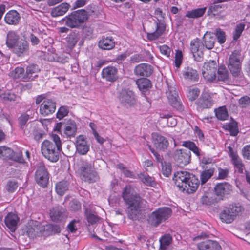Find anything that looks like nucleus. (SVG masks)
I'll list each match as a JSON object with an SVG mask.
<instances>
[{
    "label": "nucleus",
    "mask_w": 250,
    "mask_h": 250,
    "mask_svg": "<svg viewBox=\"0 0 250 250\" xmlns=\"http://www.w3.org/2000/svg\"><path fill=\"white\" fill-rule=\"evenodd\" d=\"M56 110V103L51 99H46L41 104L40 113L44 116H48L52 114Z\"/></svg>",
    "instance_id": "15"
},
{
    "label": "nucleus",
    "mask_w": 250,
    "mask_h": 250,
    "mask_svg": "<svg viewBox=\"0 0 250 250\" xmlns=\"http://www.w3.org/2000/svg\"><path fill=\"white\" fill-rule=\"evenodd\" d=\"M19 36L14 31L8 32L6 43L8 47L12 48L19 42Z\"/></svg>",
    "instance_id": "35"
},
{
    "label": "nucleus",
    "mask_w": 250,
    "mask_h": 250,
    "mask_svg": "<svg viewBox=\"0 0 250 250\" xmlns=\"http://www.w3.org/2000/svg\"><path fill=\"white\" fill-rule=\"evenodd\" d=\"M218 177L219 179H225L229 174V170L228 169L218 168Z\"/></svg>",
    "instance_id": "64"
},
{
    "label": "nucleus",
    "mask_w": 250,
    "mask_h": 250,
    "mask_svg": "<svg viewBox=\"0 0 250 250\" xmlns=\"http://www.w3.org/2000/svg\"><path fill=\"white\" fill-rule=\"evenodd\" d=\"M153 72L151 65L147 63H141L137 65L134 69V73L137 76L148 77Z\"/></svg>",
    "instance_id": "21"
},
{
    "label": "nucleus",
    "mask_w": 250,
    "mask_h": 250,
    "mask_svg": "<svg viewBox=\"0 0 250 250\" xmlns=\"http://www.w3.org/2000/svg\"><path fill=\"white\" fill-rule=\"evenodd\" d=\"M13 48L15 53L19 57L26 55L29 52L28 44L25 41L18 42Z\"/></svg>",
    "instance_id": "23"
},
{
    "label": "nucleus",
    "mask_w": 250,
    "mask_h": 250,
    "mask_svg": "<svg viewBox=\"0 0 250 250\" xmlns=\"http://www.w3.org/2000/svg\"><path fill=\"white\" fill-rule=\"evenodd\" d=\"M231 161L235 168H237L239 173H242L244 169V165L241 158L237 154L230 157Z\"/></svg>",
    "instance_id": "37"
},
{
    "label": "nucleus",
    "mask_w": 250,
    "mask_h": 250,
    "mask_svg": "<svg viewBox=\"0 0 250 250\" xmlns=\"http://www.w3.org/2000/svg\"><path fill=\"white\" fill-rule=\"evenodd\" d=\"M204 47L199 38H196L190 41V50L194 60L197 62L202 61L204 57Z\"/></svg>",
    "instance_id": "12"
},
{
    "label": "nucleus",
    "mask_w": 250,
    "mask_h": 250,
    "mask_svg": "<svg viewBox=\"0 0 250 250\" xmlns=\"http://www.w3.org/2000/svg\"><path fill=\"white\" fill-rule=\"evenodd\" d=\"M173 179L180 190L188 194L195 192L199 185L198 179L186 170L177 171L174 173Z\"/></svg>",
    "instance_id": "2"
},
{
    "label": "nucleus",
    "mask_w": 250,
    "mask_h": 250,
    "mask_svg": "<svg viewBox=\"0 0 250 250\" xmlns=\"http://www.w3.org/2000/svg\"><path fill=\"white\" fill-rule=\"evenodd\" d=\"M244 209L239 204H234L225 207L220 214L221 220L225 223H231L237 217L240 215Z\"/></svg>",
    "instance_id": "4"
},
{
    "label": "nucleus",
    "mask_w": 250,
    "mask_h": 250,
    "mask_svg": "<svg viewBox=\"0 0 250 250\" xmlns=\"http://www.w3.org/2000/svg\"><path fill=\"white\" fill-rule=\"evenodd\" d=\"M68 182L66 181H62L56 184V191L58 195L62 196L68 190Z\"/></svg>",
    "instance_id": "41"
},
{
    "label": "nucleus",
    "mask_w": 250,
    "mask_h": 250,
    "mask_svg": "<svg viewBox=\"0 0 250 250\" xmlns=\"http://www.w3.org/2000/svg\"><path fill=\"white\" fill-rule=\"evenodd\" d=\"M138 177L146 186L153 187L155 184L154 179L147 174L140 173Z\"/></svg>",
    "instance_id": "45"
},
{
    "label": "nucleus",
    "mask_w": 250,
    "mask_h": 250,
    "mask_svg": "<svg viewBox=\"0 0 250 250\" xmlns=\"http://www.w3.org/2000/svg\"><path fill=\"white\" fill-rule=\"evenodd\" d=\"M102 77L105 81L114 82L118 79V69L114 66H107L103 69Z\"/></svg>",
    "instance_id": "16"
},
{
    "label": "nucleus",
    "mask_w": 250,
    "mask_h": 250,
    "mask_svg": "<svg viewBox=\"0 0 250 250\" xmlns=\"http://www.w3.org/2000/svg\"><path fill=\"white\" fill-rule=\"evenodd\" d=\"M136 83L139 90L142 92H146L151 87L150 80L146 78H141L136 81Z\"/></svg>",
    "instance_id": "34"
},
{
    "label": "nucleus",
    "mask_w": 250,
    "mask_h": 250,
    "mask_svg": "<svg viewBox=\"0 0 250 250\" xmlns=\"http://www.w3.org/2000/svg\"><path fill=\"white\" fill-rule=\"evenodd\" d=\"M242 155L244 159L250 160V145L244 146L242 150Z\"/></svg>",
    "instance_id": "62"
},
{
    "label": "nucleus",
    "mask_w": 250,
    "mask_h": 250,
    "mask_svg": "<svg viewBox=\"0 0 250 250\" xmlns=\"http://www.w3.org/2000/svg\"><path fill=\"white\" fill-rule=\"evenodd\" d=\"M198 106L203 108H210L213 105V101L207 93H203L197 102Z\"/></svg>",
    "instance_id": "26"
},
{
    "label": "nucleus",
    "mask_w": 250,
    "mask_h": 250,
    "mask_svg": "<svg viewBox=\"0 0 250 250\" xmlns=\"http://www.w3.org/2000/svg\"><path fill=\"white\" fill-rule=\"evenodd\" d=\"M68 113V108L66 106H61L58 110L57 113V118L59 120L62 119L64 117L67 115Z\"/></svg>",
    "instance_id": "56"
},
{
    "label": "nucleus",
    "mask_w": 250,
    "mask_h": 250,
    "mask_svg": "<svg viewBox=\"0 0 250 250\" xmlns=\"http://www.w3.org/2000/svg\"><path fill=\"white\" fill-rule=\"evenodd\" d=\"M53 142L44 140L42 144L41 151L44 157L52 162L59 159V151L62 149L60 137L56 134L52 135Z\"/></svg>",
    "instance_id": "3"
},
{
    "label": "nucleus",
    "mask_w": 250,
    "mask_h": 250,
    "mask_svg": "<svg viewBox=\"0 0 250 250\" xmlns=\"http://www.w3.org/2000/svg\"><path fill=\"white\" fill-rule=\"evenodd\" d=\"M80 169V176L83 180L88 182H94L98 179L97 173L90 163L81 160Z\"/></svg>",
    "instance_id": "7"
},
{
    "label": "nucleus",
    "mask_w": 250,
    "mask_h": 250,
    "mask_svg": "<svg viewBox=\"0 0 250 250\" xmlns=\"http://www.w3.org/2000/svg\"><path fill=\"white\" fill-rule=\"evenodd\" d=\"M242 57L240 53L237 50L233 51L230 55L228 66L233 76L238 77L241 71Z\"/></svg>",
    "instance_id": "8"
},
{
    "label": "nucleus",
    "mask_w": 250,
    "mask_h": 250,
    "mask_svg": "<svg viewBox=\"0 0 250 250\" xmlns=\"http://www.w3.org/2000/svg\"><path fill=\"white\" fill-rule=\"evenodd\" d=\"M46 227L47 229L50 230L52 233H58L61 232V228L58 225L49 224Z\"/></svg>",
    "instance_id": "63"
},
{
    "label": "nucleus",
    "mask_w": 250,
    "mask_h": 250,
    "mask_svg": "<svg viewBox=\"0 0 250 250\" xmlns=\"http://www.w3.org/2000/svg\"><path fill=\"white\" fill-rule=\"evenodd\" d=\"M18 217L14 213H9L5 218L6 226L12 231L16 229L17 224L18 221Z\"/></svg>",
    "instance_id": "29"
},
{
    "label": "nucleus",
    "mask_w": 250,
    "mask_h": 250,
    "mask_svg": "<svg viewBox=\"0 0 250 250\" xmlns=\"http://www.w3.org/2000/svg\"><path fill=\"white\" fill-rule=\"evenodd\" d=\"M172 240V238L169 234H167L162 236L159 240L161 250H166L171 243Z\"/></svg>",
    "instance_id": "42"
},
{
    "label": "nucleus",
    "mask_w": 250,
    "mask_h": 250,
    "mask_svg": "<svg viewBox=\"0 0 250 250\" xmlns=\"http://www.w3.org/2000/svg\"><path fill=\"white\" fill-rule=\"evenodd\" d=\"M77 125L74 121H69L64 125L63 128L64 134L67 137H74L77 132Z\"/></svg>",
    "instance_id": "27"
},
{
    "label": "nucleus",
    "mask_w": 250,
    "mask_h": 250,
    "mask_svg": "<svg viewBox=\"0 0 250 250\" xmlns=\"http://www.w3.org/2000/svg\"><path fill=\"white\" fill-rule=\"evenodd\" d=\"M40 71L39 66L36 64H30L28 65L26 70V74L22 77V81L28 82L34 80L38 75L36 74Z\"/></svg>",
    "instance_id": "22"
},
{
    "label": "nucleus",
    "mask_w": 250,
    "mask_h": 250,
    "mask_svg": "<svg viewBox=\"0 0 250 250\" xmlns=\"http://www.w3.org/2000/svg\"><path fill=\"white\" fill-rule=\"evenodd\" d=\"M199 250H221V247L216 241L207 240L197 245Z\"/></svg>",
    "instance_id": "20"
},
{
    "label": "nucleus",
    "mask_w": 250,
    "mask_h": 250,
    "mask_svg": "<svg viewBox=\"0 0 250 250\" xmlns=\"http://www.w3.org/2000/svg\"><path fill=\"white\" fill-rule=\"evenodd\" d=\"M21 19L19 13L16 10H10L8 12L5 17L4 20L9 25L17 24Z\"/></svg>",
    "instance_id": "24"
},
{
    "label": "nucleus",
    "mask_w": 250,
    "mask_h": 250,
    "mask_svg": "<svg viewBox=\"0 0 250 250\" xmlns=\"http://www.w3.org/2000/svg\"><path fill=\"white\" fill-rule=\"evenodd\" d=\"M69 5L67 3H62L59 6L54 8L51 11L53 17H58L64 15L68 10Z\"/></svg>",
    "instance_id": "32"
},
{
    "label": "nucleus",
    "mask_w": 250,
    "mask_h": 250,
    "mask_svg": "<svg viewBox=\"0 0 250 250\" xmlns=\"http://www.w3.org/2000/svg\"><path fill=\"white\" fill-rule=\"evenodd\" d=\"M0 97L4 100L15 103H19L21 100V98L19 96L10 91L4 92H0Z\"/></svg>",
    "instance_id": "36"
},
{
    "label": "nucleus",
    "mask_w": 250,
    "mask_h": 250,
    "mask_svg": "<svg viewBox=\"0 0 250 250\" xmlns=\"http://www.w3.org/2000/svg\"><path fill=\"white\" fill-rule=\"evenodd\" d=\"M18 187V182L15 180H10L7 182L5 189L8 192L13 193L15 191Z\"/></svg>",
    "instance_id": "49"
},
{
    "label": "nucleus",
    "mask_w": 250,
    "mask_h": 250,
    "mask_svg": "<svg viewBox=\"0 0 250 250\" xmlns=\"http://www.w3.org/2000/svg\"><path fill=\"white\" fill-rule=\"evenodd\" d=\"M206 7L195 9L187 12L185 17L189 18H198L202 17L205 13Z\"/></svg>",
    "instance_id": "39"
},
{
    "label": "nucleus",
    "mask_w": 250,
    "mask_h": 250,
    "mask_svg": "<svg viewBox=\"0 0 250 250\" xmlns=\"http://www.w3.org/2000/svg\"><path fill=\"white\" fill-rule=\"evenodd\" d=\"M117 167L122 171L125 176L130 178H133L134 177L133 172L127 169L122 164H118Z\"/></svg>",
    "instance_id": "61"
},
{
    "label": "nucleus",
    "mask_w": 250,
    "mask_h": 250,
    "mask_svg": "<svg viewBox=\"0 0 250 250\" xmlns=\"http://www.w3.org/2000/svg\"><path fill=\"white\" fill-rule=\"evenodd\" d=\"M215 37L214 33L207 32L203 37L202 44L204 47L210 50L213 48L215 42Z\"/></svg>",
    "instance_id": "25"
},
{
    "label": "nucleus",
    "mask_w": 250,
    "mask_h": 250,
    "mask_svg": "<svg viewBox=\"0 0 250 250\" xmlns=\"http://www.w3.org/2000/svg\"><path fill=\"white\" fill-rule=\"evenodd\" d=\"M122 197L128 205V217L132 220H139L141 218L142 208L146 201L142 200L141 197L136 193H134L133 189L130 186H127L124 189Z\"/></svg>",
    "instance_id": "1"
},
{
    "label": "nucleus",
    "mask_w": 250,
    "mask_h": 250,
    "mask_svg": "<svg viewBox=\"0 0 250 250\" xmlns=\"http://www.w3.org/2000/svg\"><path fill=\"white\" fill-rule=\"evenodd\" d=\"M159 49L161 53L166 56L167 57H169L172 50L167 45L164 44L158 46Z\"/></svg>",
    "instance_id": "54"
},
{
    "label": "nucleus",
    "mask_w": 250,
    "mask_h": 250,
    "mask_svg": "<svg viewBox=\"0 0 250 250\" xmlns=\"http://www.w3.org/2000/svg\"><path fill=\"white\" fill-rule=\"evenodd\" d=\"M50 216L53 221L58 222L64 219L66 215L62 208H55L50 210Z\"/></svg>",
    "instance_id": "30"
},
{
    "label": "nucleus",
    "mask_w": 250,
    "mask_h": 250,
    "mask_svg": "<svg viewBox=\"0 0 250 250\" xmlns=\"http://www.w3.org/2000/svg\"><path fill=\"white\" fill-rule=\"evenodd\" d=\"M174 158L179 166H186L191 161V152L188 149L176 150L174 152Z\"/></svg>",
    "instance_id": "13"
},
{
    "label": "nucleus",
    "mask_w": 250,
    "mask_h": 250,
    "mask_svg": "<svg viewBox=\"0 0 250 250\" xmlns=\"http://www.w3.org/2000/svg\"><path fill=\"white\" fill-rule=\"evenodd\" d=\"M166 94L169 104L174 108L178 110H181L182 106L179 100L178 95L175 88L172 86H168Z\"/></svg>",
    "instance_id": "14"
},
{
    "label": "nucleus",
    "mask_w": 250,
    "mask_h": 250,
    "mask_svg": "<svg viewBox=\"0 0 250 250\" xmlns=\"http://www.w3.org/2000/svg\"><path fill=\"white\" fill-rule=\"evenodd\" d=\"M78 38L75 34H70L67 38L68 46L72 48L75 46L78 41Z\"/></svg>",
    "instance_id": "53"
},
{
    "label": "nucleus",
    "mask_w": 250,
    "mask_h": 250,
    "mask_svg": "<svg viewBox=\"0 0 250 250\" xmlns=\"http://www.w3.org/2000/svg\"><path fill=\"white\" fill-rule=\"evenodd\" d=\"M161 118L163 119H166L167 125L169 127L175 126L177 124L176 120L169 114H164L161 115Z\"/></svg>",
    "instance_id": "50"
},
{
    "label": "nucleus",
    "mask_w": 250,
    "mask_h": 250,
    "mask_svg": "<svg viewBox=\"0 0 250 250\" xmlns=\"http://www.w3.org/2000/svg\"><path fill=\"white\" fill-rule=\"evenodd\" d=\"M24 69L21 67H16L13 71L10 73V76L14 79H21L22 81V77L24 76Z\"/></svg>",
    "instance_id": "46"
},
{
    "label": "nucleus",
    "mask_w": 250,
    "mask_h": 250,
    "mask_svg": "<svg viewBox=\"0 0 250 250\" xmlns=\"http://www.w3.org/2000/svg\"><path fill=\"white\" fill-rule=\"evenodd\" d=\"M172 214V210L167 207L159 208L149 216L148 222L153 226L157 227L167 220Z\"/></svg>",
    "instance_id": "5"
},
{
    "label": "nucleus",
    "mask_w": 250,
    "mask_h": 250,
    "mask_svg": "<svg viewBox=\"0 0 250 250\" xmlns=\"http://www.w3.org/2000/svg\"><path fill=\"white\" fill-rule=\"evenodd\" d=\"M239 104L242 108L250 106V98L248 96H244L239 100Z\"/></svg>",
    "instance_id": "59"
},
{
    "label": "nucleus",
    "mask_w": 250,
    "mask_h": 250,
    "mask_svg": "<svg viewBox=\"0 0 250 250\" xmlns=\"http://www.w3.org/2000/svg\"><path fill=\"white\" fill-rule=\"evenodd\" d=\"M215 35L217 38L218 42L220 44L225 42L226 41L225 33L220 29H217L216 30Z\"/></svg>",
    "instance_id": "55"
},
{
    "label": "nucleus",
    "mask_w": 250,
    "mask_h": 250,
    "mask_svg": "<svg viewBox=\"0 0 250 250\" xmlns=\"http://www.w3.org/2000/svg\"><path fill=\"white\" fill-rule=\"evenodd\" d=\"M98 46L103 50H110L114 47L115 42L112 37H106L99 42Z\"/></svg>",
    "instance_id": "33"
},
{
    "label": "nucleus",
    "mask_w": 250,
    "mask_h": 250,
    "mask_svg": "<svg viewBox=\"0 0 250 250\" xmlns=\"http://www.w3.org/2000/svg\"><path fill=\"white\" fill-rule=\"evenodd\" d=\"M118 99L120 104L126 108L133 106L136 103L134 93L128 89L122 90L119 94Z\"/></svg>",
    "instance_id": "11"
},
{
    "label": "nucleus",
    "mask_w": 250,
    "mask_h": 250,
    "mask_svg": "<svg viewBox=\"0 0 250 250\" xmlns=\"http://www.w3.org/2000/svg\"><path fill=\"white\" fill-rule=\"evenodd\" d=\"M226 0H215L213 1V4L211 5L208 11V14H212L213 15L217 14L224 10L226 6L225 4H218L226 1Z\"/></svg>",
    "instance_id": "31"
},
{
    "label": "nucleus",
    "mask_w": 250,
    "mask_h": 250,
    "mask_svg": "<svg viewBox=\"0 0 250 250\" xmlns=\"http://www.w3.org/2000/svg\"><path fill=\"white\" fill-rule=\"evenodd\" d=\"M200 94V90L196 87H189L188 89L187 96L190 101L195 100Z\"/></svg>",
    "instance_id": "47"
},
{
    "label": "nucleus",
    "mask_w": 250,
    "mask_h": 250,
    "mask_svg": "<svg viewBox=\"0 0 250 250\" xmlns=\"http://www.w3.org/2000/svg\"><path fill=\"white\" fill-rule=\"evenodd\" d=\"M183 76L185 79L196 81L198 79L196 70L191 68H188L183 72Z\"/></svg>",
    "instance_id": "40"
},
{
    "label": "nucleus",
    "mask_w": 250,
    "mask_h": 250,
    "mask_svg": "<svg viewBox=\"0 0 250 250\" xmlns=\"http://www.w3.org/2000/svg\"><path fill=\"white\" fill-rule=\"evenodd\" d=\"M245 25L244 23H240L236 26L235 32L233 34L234 40H237L241 36L243 31Z\"/></svg>",
    "instance_id": "52"
},
{
    "label": "nucleus",
    "mask_w": 250,
    "mask_h": 250,
    "mask_svg": "<svg viewBox=\"0 0 250 250\" xmlns=\"http://www.w3.org/2000/svg\"><path fill=\"white\" fill-rule=\"evenodd\" d=\"M153 145L157 149L161 150H165L168 146L169 143L167 139L157 133L152 134Z\"/></svg>",
    "instance_id": "19"
},
{
    "label": "nucleus",
    "mask_w": 250,
    "mask_h": 250,
    "mask_svg": "<svg viewBox=\"0 0 250 250\" xmlns=\"http://www.w3.org/2000/svg\"><path fill=\"white\" fill-rule=\"evenodd\" d=\"M213 170L212 169H208L203 171L200 175L201 183L204 184L206 183L208 179L213 175Z\"/></svg>",
    "instance_id": "48"
},
{
    "label": "nucleus",
    "mask_w": 250,
    "mask_h": 250,
    "mask_svg": "<svg viewBox=\"0 0 250 250\" xmlns=\"http://www.w3.org/2000/svg\"><path fill=\"white\" fill-rule=\"evenodd\" d=\"M149 149L151 152L153 154L156 159L158 162L162 163V174L166 177H168L171 173V167L169 165L166 164L164 165L162 163V158L160 154L157 152L154 149H152L151 146H149Z\"/></svg>",
    "instance_id": "28"
},
{
    "label": "nucleus",
    "mask_w": 250,
    "mask_h": 250,
    "mask_svg": "<svg viewBox=\"0 0 250 250\" xmlns=\"http://www.w3.org/2000/svg\"><path fill=\"white\" fill-rule=\"evenodd\" d=\"M76 147L77 152L80 154L85 155L88 152L89 150V145L83 135H81L77 137Z\"/></svg>",
    "instance_id": "18"
},
{
    "label": "nucleus",
    "mask_w": 250,
    "mask_h": 250,
    "mask_svg": "<svg viewBox=\"0 0 250 250\" xmlns=\"http://www.w3.org/2000/svg\"><path fill=\"white\" fill-rule=\"evenodd\" d=\"M37 183L42 188L46 187L49 180L48 173L43 163L40 162L37 166L35 174Z\"/></svg>",
    "instance_id": "9"
},
{
    "label": "nucleus",
    "mask_w": 250,
    "mask_h": 250,
    "mask_svg": "<svg viewBox=\"0 0 250 250\" xmlns=\"http://www.w3.org/2000/svg\"><path fill=\"white\" fill-rule=\"evenodd\" d=\"M2 156L5 157L6 158L9 159H13L18 161L20 162H21L22 159L21 157H19L16 160L14 157V151L10 148L6 147L5 146H2Z\"/></svg>",
    "instance_id": "44"
},
{
    "label": "nucleus",
    "mask_w": 250,
    "mask_h": 250,
    "mask_svg": "<svg viewBox=\"0 0 250 250\" xmlns=\"http://www.w3.org/2000/svg\"><path fill=\"white\" fill-rule=\"evenodd\" d=\"M216 64L215 61H211L205 62L202 68V75L208 82H213L216 81Z\"/></svg>",
    "instance_id": "10"
},
{
    "label": "nucleus",
    "mask_w": 250,
    "mask_h": 250,
    "mask_svg": "<svg viewBox=\"0 0 250 250\" xmlns=\"http://www.w3.org/2000/svg\"><path fill=\"white\" fill-rule=\"evenodd\" d=\"M29 119V115L26 113L22 114L18 118V122L21 128L23 129L24 128Z\"/></svg>",
    "instance_id": "57"
},
{
    "label": "nucleus",
    "mask_w": 250,
    "mask_h": 250,
    "mask_svg": "<svg viewBox=\"0 0 250 250\" xmlns=\"http://www.w3.org/2000/svg\"><path fill=\"white\" fill-rule=\"evenodd\" d=\"M226 129L230 132V134L233 136H236L238 133L237 125L235 123H230L226 126Z\"/></svg>",
    "instance_id": "60"
},
{
    "label": "nucleus",
    "mask_w": 250,
    "mask_h": 250,
    "mask_svg": "<svg viewBox=\"0 0 250 250\" xmlns=\"http://www.w3.org/2000/svg\"><path fill=\"white\" fill-rule=\"evenodd\" d=\"M87 19V12L83 9H81L73 12L71 14L66 17L64 20L65 24L73 28L78 27Z\"/></svg>",
    "instance_id": "6"
},
{
    "label": "nucleus",
    "mask_w": 250,
    "mask_h": 250,
    "mask_svg": "<svg viewBox=\"0 0 250 250\" xmlns=\"http://www.w3.org/2000/svg\"><path fill=\"white\" fill-rule=\"evenodd\" d=\"M217 74V81H222L225 83L229 82V73L224 66H221L218 68Z\"/></svg>",
    "instance_id": "38"
},
{
    "label": "nucleus",
    "mask_w": 250,
    "mask_h": 250,
    "mask_svg": "<svg viewBox=\"0 0 250 250\" xmlns=\"http://www.w3.org/2000/svg\"><path fill=\"white\" fill-rule=\"evenodd\" d=\"M183 60L182 52L180 50H177L175 53V65L177 68H179Z\"/></svg>",
    "instance_id": "58"
},
{
    "label": "nucleus",
    "mask_w": 250,
    "mask_h": 250,
    "mask_svg": "<svg viewBox=\"0 0 250 250\" xmlns=\"http://www.w3.org/2000/svg\"><path fill=\"white\" fill-rule=\"evenodd\" d=\"M214 189L216 195L222 198L225 196L231 193L232 190V187L229 183L223 182L216 184Z\"/></svg>",
    "instance_id": "17"
},
{
    "label": "nucleus",
    "mask_w": 250,
    "mask_h": 250,
    "mask_svg": "<svg viewBox=\"0 0 250 250\" xmlns=\"http://www.w3.org/2000/svg\"><path fill=\"white\" fill-rule=\"evenodd\" d=\"M165 30V27L162 25H157L156 31L150 35V38L155 40L161 36Z\"/></svg>",
    "instance_id": "51"
},
{
    "label": "nucleus",
    "mask_w": 250,
    "mask_h": 250,
    "mask_svg": "<svg viewBox=\"0 0 250 250\" xmlns=\"http://www.w3.org/2000/svg\"><path fill=\"white\" fill-rule=\"evenodd\" d=\"M215 115L217 118L220 120L224 121L228 118V113L225 106L220 107L215 110Z\"/></svg>",
    "instance_id": "43"
}]
</instances>
